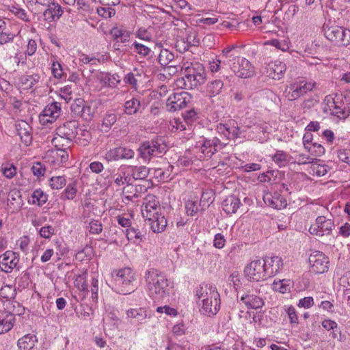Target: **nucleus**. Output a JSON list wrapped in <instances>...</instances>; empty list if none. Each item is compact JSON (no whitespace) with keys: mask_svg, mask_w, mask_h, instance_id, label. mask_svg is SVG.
Masks as SVG:
<instances>
[{"mask_svg":"<svg viewBox=\"0 0 350 350\" xmlns=\"http://www.w3.org/2000/svg\"><path fill=\"white\" fill-rule=\"evenodd\" d=\"M184 77L178 79L177 85L186 90H191L203 84L206 81L204 66L199 63H185L181 67Z\"/></svg>","mask_w":350,"mask_h":350,"instance_id":"nucleus-1","label":"nucleus"},{"mask_svg":"<svg viewBox=\"0 0 350 350\" xmlns=\"http://www.w3.org/2000/svg\"><path fill=\"white\" fill-rule=\"evenodd\" d=\"M145 280L151 296L154 298H163L167 293L168 280L157 269H150L146 271Z\"/></svg>","mask_w":350,"mask_h":350,"instance_id":"nucleus-2","label":"nucleus"},{"mask_svg":"<svg viewBox=\"0 0 350 350\" xmlns=\"http://www.w3.org/2000/svg\"><path fill=\"white\" fill-rule=\"evenodd\" d=\"M114 282L115 291L122 295L130 294L135 291V286L133 284L135 273L129 267L119 270H115L111 273Z\"/></svg>","mask_w":350,"mask_h":350,"instance_id":"nucleus-3","label":"nucleus"},{"mask_svg":"<svg viewBox=\"0 0 350 350\" xmlns=\"http://www.w3.org/2000/svg\"><path fill=\"white\" fill-rule=\"evenodd\" d=\"M167 151V146L162 138L156 137L150 140L141 143L138 152L139 157L145 162H148L155 157H159Z\"/></svg>","mask_w":350,"mask_h":350,"instance_id":"nucleus-4","label":"nucleus"},{"mask_svg":"<svg viewBox=\"0 0 350 350\" xmlns=\"http://www.w3.org/2000/svg\"><path fill=\"white\" fill-rule=\"evenodd\" d=\"M325 36L338 46H346L350 44V30L338 25L324 26Z\"/></svg>","mask_w":350,"mask_h":350,"instance_id":"nucleus-5","label":"nucleus"},{"mask_svg":"<svg viewBox=\"0 0 350 350\" xmlns=\"http://www.w3.org/2000/svg\"><path fill=\"white\" fill-rule=\"evenodd\" d=\"M245 278L250 281H263L269 278L266 269L265 260L252 261L244 269Z\"/></svg>","mask_w":350,"mask_h":350,"instance_id":"nucleus-6","label":"nucleus"},{"mask_svg":"<svg viewBox=\"0 0 350 350\" xmlns=\"http://www.w3.org/2000/svg\"><path fill=\"white\" fill-rule=\"evenodd\" d=\"M228 66L232 72L240 78H249L254 74V67L246 58L237 57L228 60Z\"/></svg>","mask_w":350,"mask_h":350,"instance_id":"nucleus-7","label":"nucleus"},{"mask_svg":"<svg viewBox=\"0 0 350 350\" xmlns=\"http://www.w3.org/2000/svg\"><path fill=\"white\" fill-rule=\"evenodd\" d=\"M316 83L314 82L301 81L288 85L285 92V97L291 101L295 100L304 96L308 92L312 91Z\"/></svg>","mask_w":350,"mask_h":350,"instance_id":"nucleus-8","label":"nucleus"},{"mask_svg":"<svg viewBox=\"0 0 350 350\" xmlns=\"http://www.w3.org/2000/svg\"><path fill=\"white\" fill-rule=\"evenodd\" d=\"M79 131H80V128H79V123L77 121H67L56 129V135L63 137L65 142L69 144L76 138L81 139L79 136Z\"/></svg>","mask_w":350,"mask_h":350,"instance_id":"nucleus-9","label":"nucleus"},{"mask_svg":"<svg viewBox=\"0 0 350 350\" xmlns=\"http://www.w3.org/2000/svg\"><path fill=\"white\" fill-rule=\"evenodd\" d=\"M334 227V221L332 219L326 218L325 216H319L315 221V224L311 225L309 232L312 234L322 237L325 234H329Z\"/></svg>","mask_w":350,"mask_h":350,"instance_id":"nucleus-10","label":"nucleus"},{"mask_svg":"<svg viewBox=\"0 0 350 350\" xmlns=\"http://www.w3.org/2000/svg\"><path fill=\"white\" fill-rule=\"evenodd\" d=\"M310 271L317 273H323L328 270V259L321 252L315 251L309 256Z\"/></svg>","mask_w":350,"mask_h":350,"instance_id":"nucleus-11","label":"nucleus"},{"mask_svg":"<svg viewBox=\"0 0 350 350\" xmlns=\"http://www.w3.org/2000/svg\"><path fill=\"white\" fill-rule=\"evenodd\" d=\"M191 95L186 92L174 93L167 100V107L170 112H174L185 107L191 100Z\"/></svg>","mask_w":350,"mask_h":350,"instance_id":"nucleus-12","label":"nucleus"},{"mask_svg":"<svg viewBox=\"0 0 350 350\" xmlns=\"http://www.w3.org/2000/svg\"><path fill=\"white\" fill-rule=\"evenodd\" d=\"M160 210L159 202L157 200L154 195L148 194L144 198L142 206V214L146 219H151V217L152 219Z\"/></svg>","mask_w":350,"mask_h":350,"instance_id":"nucleus-13","label":"nucleus"},{"mask_svg":"<svg viewBox=\"0 0 350 350\" xmlns=\"http://www.w3.org/2000/svg\"><path fill=\"white\" fill-rule=\"evenodd\" d=\"M135 152L131 149L123 146L111 148L106 152L105 159L108 161L118 160H128L134 158Z\"/></svg>","mask_w":350,"mask_h":350,"instance_id":"nucleus-14","label":"nucleus"},{"mask_svg":"<svg viewBox=\"0 0 350 350\" xmlns=\"http://www.w3.org/2000/svg\"><path fill=\"white\" fill-rule=\"evenodd\" d=\"M61 114V103L53 102L48 105L39 116L42 124L53 122Z\"/></svg>","mask_w":350,"mask_h":350,"instance_id":"nucleus-15","label":"nucleus"},{"mask_svg":"<svg viewBox=\"0 0 350 350\" xmlns=\"http://www.w3.org/2000/svg\"><path fill=\"white\" fill-rule=\"evenodd\" d=\"M19 262L18 258L12 251H6L0 256V269L5 273H11Z\"/></svg>","mask_w":350,"mask_h":350,"instance_id":"nucleus-16","label":"nucleus"},{"mask_svg":"<svg viewBox=\"0 0 350 350\" xmlns=\"http://www.w3.org/2000/svg\"><path fill=\"white\" fill-rule=\"evenodd\" d=\"M46 7L47 8L43 12V16L46 21H57L64 12L61 5L54 1H51L50 3L47 4Z\"/></svg>","mask_w":350,"mask_h":350,"instance_id":"nucleus-17","label":"nucleus"},{"mask_svg":"<svg viewBox=\"0 0 350 350\" xmlns=\"http://www.w3.org/2000/svg\"><path fill=\"white\" fill-rule=\"evenodd\" d=\"M265 203L274 209H282L286 207L287 201L278 193H267L263 197Z\"/></svg>","mask_w":350,"mask_h":350,"instance_id":"nucleus-18","label":"nucleus"},{"mask_svg":"<svg viewBox=\"0 0 350 350\" xmlns=\"http://www.w3.org/2000/svg\"><path fill=\"white\" fill-rule=\"evenodd\" d=\"M196 296L202 303L211 298L219 297V294L212 285L203 284L196 290Z\"/></svg>","mask_w":350,"mask_h":350,"instance_id":"nucleus-19","label":"nucleus"},{"mask_svg":"<svg viewBox=\"0 0 350 350\" xmlns=\"http://www.w3.org/2000/svg\"><path fill=\"white\" fill-rule=\"evenodd\" d=\"M17 134L20 136L21 141L26 145L29 146L31 142V127L24 120H20L16 124Z\"/></svg>","mask_w":350,"mask_h":350,"instance_id":"nucleus-20","label":"nucleus"},{"mask_svg":"<svg viewBox=\"0 0 350 350\" xmlns=\"http://www.w3.org/2000/svg\"><path fill=\"white\" fill-rule=\"evenodd\" d=\"M286 66L284 62L275 60L268 64L267 74L272 79H280V76L286 71Z\"/></svg>","mask_w":350,"mask_h":350,"instance_id":"nucleus-21","label":"nucleus"},{"mask_svg":"<svg viewBox=\"0 0 350 350\" xmlns=\"http://www.w3.org/2000/svg\"><path fill=\"white\" fill-rule=\"evenodd\" d=\"M240 300L247 308L258 309L264 305V301L260 297L247 292L241 295Z\"/></svg>","mask_w":350,"mask_h":350,"instance_id":"nucleus-22","label":"nucleus"},{"mask_svg":"<svg viewBox=\"0 0 350 350\" xmlns=\"http://www.w3.org/2000/svg\"><path fill=\"white\" fill-rule=\"evenodd\" d=\"M265 262L269 278L275 275L283 267L282 258L277 256L268 258Z\"/></svg>","mask_w":350,"mask_h":350,"instance_id":"nucleus-23","label":"nucleus"},{"mask_svg":"<svg viewBox=\"0 0 350 350\" xmlns=\"http://www.w3.org/2000/svg\"><path fill=\"white\" fill-rule=\"evenodd\" d=\"M219 301V297L211 298L205 301L202 303L200 308L201 312L207 316L216 314L220 307Z\"/></svg>","mask_w":350,"mask_h":350,"instance_id":"nucleus-24","label":"nucleus"},{"mask_svg":"<svg viewBox=\"0 0 350 350\" xmlns=\"http://www.w3.org/2000/svg\"><path fill=\"white\" fill-rule=\"evenodd\" d=\"M241 204L240 199L235 196L227 197L222 202V208L227 214L235 213Z\"/></svg>","mask_w":350,"mask_h":350,"instance_id":"nucleus-25","label":"nucleus"},{"mask_svg":"<svg viewBox=\"0 0 350 350\" xmlns=\"http://www.w3.org/2000/svg\"><path fill=\"white\" fill-rule=\"evenodd\" d=\"M219 139L217 138H213L211 139H204L202 146L200 147V152L207 157H211L216 151Z\"/></svg>","mask_w":350,"mask_h":350,"instance_id":"nucleus-26","label":"nucleus"},{"mask_svg":"<svg viewBox=\"0 0 350 350\" xmlns=\"http://www.w3.org/2000/svg\"><path fill=\"white\" fill-rule=\"evenodd\" d=\"M147 220L151 221L150 226L154 232L159 233L163 232L167 226V219L159 213L154 215L152 219H148Z\"/></svg>","mask_w":350,"mask_h":350,"instance_id":"nucleus-27","label":"nucleus"},{"mask_svg":"<svg viewBox=\"0 0 350 350\" xmlns=\"http://www.w3.org/2000/svg\"><path fill=\"white\" fill-rule=\"evenodd\" d=\"M15 37L7 25L5 21L0 18V44H5L12 42Z\"/></svg>","mask_w":350,"mask_h":350,"instance_id":"nucleus-28","label":"nucleus"},{"mask_svg":"<svg viewBox=\"0 0 350 350\" xmlns=\"http://www.w3.org/2000/svg\"><path fill=\"white\" fill-rule=\"evenodd\" d=\"M36 342V336L29 334L18 339L17 346L20 350H32Z\"/></svg>","mask_w":350,"mask_h":350,"instance_id":"nucleus-29","label":"nucleus"},{"mask_svg":"<svg viewBox=\"0 0 350 350\" xmlns=\"http://www.w3.org/2000/svg\"><path fill=\"white\" fill-rule=\"evenodd\" d=\"M209 68L212 72H217L219 71H224L228 66V60L221 56L216 57L212 61L209 62Z\"/></svg>","mask_w":350,"mask_h":350,"instance_id":"nucleus-30","label":"nucleus"},{"mask_svg":"<svg viewBox=\"0 0 350 350\" xmlns=\"http://www.w3.org/2000/svg\"><path fill=\"white\" fill-rule=\"evenodd\" d=\"M126 314L128 318L135 319L137 321L146 319L148 314L146 308H135L126 310Z\"/></svg>","mask_w":350,"mask_h":350,"instance_id":"nucleus-31","label":"nucleus"},{"mask_svg":"<svg viewBox=\"0 0 350 350\" xmlns=\"http://www.w3.org/2000/svg\"><path fill=\"white\" fill-rule=\"evenodd\" d=\"M8 201L14 208H20L23 204L21 192L16 189L12 190L8 194Z\"/></svg>","mask_w":350,"mask_h":350,"instance_id":"nucleus-32","label":"nucleus"},{"mask_svg":"<svg viewBox=\"0 0 350 350\" xmlns=\"http://www.w3.org/2000/svg\"><path fill=\"white\" fill-rule=\"evenodd\" d=\"M224 87L222 81L217 79L211 81L207 86V92L210 97H215L219 95Z\"/></svg>","mask_w":350,"mask_h":350,"instance_id":"nucleus-33","label":"nucleus"},{"mask_svg":"<svg viewBox=\"0 0 350 350\" xmlns=\"http://www.w3.org/2000/svg\"><path fill=\"white\" fill-rule=\"evenodd\" d=\"M149 168L146 166H133L132 176L135 180H146V178L148 176Z\"/></svg>","mask_w":350,"mask_h":350,"instance_id":"nucleus-34","label":"nucleus"},{"mask_svg":"<svg viewBox=\"0 0 350 350\" xmlns=\"http://www.w3.org/2000/svg\"><path fill=\"white\" fill-rule=\"evenodd\" d=\"M40 78L38 74L24 75L21 77L20 81L26 89H31L35 84L39 82Z\"/></svg>","mask_w":350,"mask_h":350,"instance_id":"nucleus-35","label":"nucleus"},{"mask_svg":"<svg viewBox=\"0 0 350 350\" xmlns=\"http://www.w3.org/2000/svg\"><path fill=\"white\" fill-rule=\"evenodd\" d=\"M152 183L150 180H144V184L136 185L134 187L135 193L133 195L126 196V198L129 200H132L133 198H137L139 193H144L151 186Z\"/></svg>","mask_w":350,"mask_h":350,"instance_id":"nucleus-36","label":"nucleus"},{"mask_svg":"<svg viewBox=\"0 0 350 350\" xmlns=\"http://www.w3.org/2000/svg\"><path fill=\"white\" fill-rule=\"evenodd\" d=\"M174 58V55L167 49H162L158 57V62L161 66H167Z\"/></svg>","mask_w":350,"mask_h":350,"instance_id":"nucleus-37","label":"nucleus"},{"mask_svg":"<svg viewBox=\"0 0 350 350\" xmlns=\"http://www.w3.org/2000/svg\"><path fill=\"white\" fill-rule=\"evenodd\" d=\"M140 107V102L137 98H132L124 103L126 113L133 115L137 112Z\"/></svg>","mask_w":350,"mask_h":350,"instance_id":"nucleus-38","label":"nucleus"},{"mask_svg":"<svg viewBox=\"0 0 350 350\" xmlns=\"http://www.w3.org/2000/svg\"><path fill=\"white\" fill-rule=\"evenodd\" d=\"M115 75H111L109 73L102 74L100 80L104 84L105 86L107 87H115L118 83H119L120 80L118 79Z\"/></svg>","mask_w":350,"mask_h":350,"instance_id":"nucleus-39","label":"nucleus"},{"mask_svg":"<svg viewBox=\"0 0 350 350\" xmlns=\"http://www.w3.org/2000/svg\"><path fill=\"white\" fill-rule=\"evenodd\" d=\"M213 193L211 190L206 191L202 193L200 201V206H201L202 211L205 210L213 202Z\"/></svg>","mask_w":350,"mask_h":350,"instance_id":"nucleus-40","label":"nucleus"},{"mask_svg":"<svg viewBox=\"0 0 350 350\" xmlns=\"http://www.w3.org/2000/svg\"><path fill=\"white\" fill-rule=\"evenodd\" d=\"M186 212L188 215L194 216L198 211L201 210V206L200 203H198V200H188L185 203Z\"/></svg>","mask_w":350,"mask_h":350,"instance_id":"nucleus-41","label":"nucleus"},{"mask_svg":"<svg viewBox=\"0 0 350 350\" xmlns=\"http://www.w3.org/2000/svg\"><path fill=\"white\" fill-rule=\"evenodd\" d=\"M306 149L312 155L321 157L325 152V148L320 144L314 142L312 144L307 145Z\"/></svg>","mask_w":350,"mask_h":350,"instance_id":"nucleus-42","label":"nucleus"},{"mask_svg":"<svg viewBox=\"0 0 350 350\" xmlns=\"http://www.w3.org/2000/svg\"><path fill=\"white\" fill-rule=\"evenodd\" d=\"M33 204H37L39 206H42L47 201V196L41 190H35L32 195Z\"/></svg>","mask_w":350,"mask_h":350,"instance_id":"nucleus-43","label":"nucleus"},{"mask_svg":"<svg viewBox=\"0 0 350 350\" xmlns=\"http://www.w3.org/2000/svg\"><path fill=\"white\" fill-rule=\"evenodd\" d=\"M329 167L328 165L323 164H318V163H312L311 166V171L312 172L313 175H316L317 176H325Z\"/></svg>","mask_w":350,"mask_h":350,"instance_id":"nucleus-44","label":"nucleus"},{"mask_svg":"<svg viewBox=\"0 0 350 350\" xmlns=\"http://www.w3.org/2000/svg\"><path fill=\"white\" fill-rule=\"evenodd\" d=\"M15 295V289L11 286L7 285L0 289V297L5 299L7 301L14 299Z\"/></svg>","mask_w":350,"mask_h":350,"instance_id":"nucleus-45","label":"nucleus"},{"mask_svg":"<svg viewBox=\"0 0 350 350\" xmlns=\"http://www.w3.org/2000/svg\"><path fill=\"white\" fill-rule=\"evenodd\" d=\"M85 103V102L83 99L78 98L75 100L70 106L72 113L75 116H80L83 111Z\"/></svg>","mask_w":350,"mask_h":350,"instance_id":"nucleus-46","label":"nucleus"},{"mask_svg":"<svg viewBox=\"0 0 350 350\" xmlns=\"http://www.w3.org/2000/svg\"><path fill=\"white\" fill-rule=\"evenodd\" d=\"M66 185V179L64 176H53L50 179V186L53 189H59Z\"/></svg>","mask_w":350,"mask_h":350,"instance_id":"nucleus-47","label":"nucleus"},{"mask_svg":"<svg viewBox=\"0 0 350 350\" xmlns=\"http://www.w3.org/2000/svg\"><path fill=\"white\" fill-rule=\"evenodd\" d=\"M97 13L103 18H109L115 15L116 10L112 7L103 6L97 8Z\"/></svg>","mask_w":350,"mask_h":350,"instance_id":"nucleus-48","label":"nucleus"},{"mask_svg":"<svg viewBox=\"0 0 350 350\" xmlns=\"http://www.w3.org/2000/svg\"><path fill=\"white\" fill-rule=\"evenodd\" d=\"M133 46L135 49V52L139 54L141 57H146L151 52L150 48L137 42H135L133 44Z\"/></svg>","mask_w":350,"mask_h":350,"instance_id":"nucleus-49","label":"nucleus"},{"mask_svg":"<svg viewBox=\"0 0 350 350\" xmlns=\"http://www.w3.org/2000/svg\"><path fill=\"white\" fill-rule=\"evenodd\" d=\"M332 115L336 116L340 119H345L350 115L349 109H342L340 106H336L331 112Z\"/></svg>","mask_w":350,"mask_h":350,"instance_id":"nucleus-50","label":"nucleus"},{"mask_svg":"<svg viewBox=\"0 0 350 350\" xmlns=\"http://www.w3.org/2000/svg\"><path fill=\"white\" fill-rule=\"evenodd\" d=\"M197 113L195 110L191 109L183 113V121L187 126H191V124L196 120Z\"/></svg>","mask_w":350,"mask_h":350,"instance_id":"nucleus-51","label":"nucleus"},{"mask_svg":"<svg viewBox=\"0 0 350 350\" xmlns=\"http://www.w3.org/2000/svg\"><path fill=\"white\" fill-rule=\"evenodd\" d=\"M126 237L129 240H142L143 235L139 229L134 227H131L126 230Z\"/></svg>","mask_w":350,"mask_h":350,"instance_id":"nucleus-52","label":"nucleus"},{"mask_svg":"<svg viewBox=\"0 0 350 350\" xmlns=\"http://www.w3.org/2000/svg\"><path fill=\"white\" fill-rule=\"evenodd\" d=\"M229 282L230 284H232L236 291L241 288V282L239 273L238 271H234L229 276Z\"/></svg>","mask_w":350,"mask_h":350,"instance_id":"nucleus-53","label":"nucleus"},{"mask_svg":"<svg viewBox=\"0 0 350 350\" xmlns=\"http://www.w3.org/2000/svg\"><path fill=\"white\" fill-rule=\"evenodd\" d=\"M237 48L238 46L236 44H232L225 47L221 51L222 57L227 59L228 60L233 59L234 57H237V56L234 55L233 53H232V52Z\"/></svg>","mask_w":350,"mask_h":350,"instance_id":"nucleus-54","label":"nucleus"},{"mask_svg":"<svg viewBox=\"0 0 350 350\" xmlns=\"http://www.w3.org/2000/svg\"><path fill=\"white\" fill-rule=\"evenodd\" d=\"M240 136V128L234 121H230L229 139L238 138Z\"/></svg>","mask_w":350,"mask_h":350,"instance_id":"nucleus-55","label":"nucleus"},{"mask_svg":"<svg viewBox=\"0 0 350 350\" xmlns=\"http://www.w3.org/2000/svg\"><path fill=\"white\" fill-rule=\"evenodd\" d=\"M72 85H67L60 89L61 96L63 98L66 102H68L72 99Z\"/></svg>","mask_w":350,"mask_h":350,"instance_id":"nucleus-56","label":"nucleus"},{"mask_svg":"<svg viewBox=\"0 0 350 350\" xmlns=\"http://www.w3.org/2000/svg\"><path fill=\"white\" fill-rule=\"evenodd\" d=\"M55 229L51 226H46L39 230L40 237L44 239H50L54 234Z\"/></svg>","mask_w":350,"mask_h":350,"instance_id":"nucleus-57","label":"nucleus"},{"mask_svg":"<svg viewBox=\"0 0 350 350\" xmlns=\"http://www.w3.org/2000/svg\"><path fill=\"white\" fill-rule=\"evenodd\" d=\"M63 141L65 142L63 137H60L59 136L57 135L53 137L52 139V143L54 144L55 147L57 149V150L60 151L61 152H65V148L64 146H68V144H64Z\"/></svg>","mask_w":350,"mask_h":350,"instance_id":"nucleus-58","label":"nucleus"},{"mask_svg":"<svg viewBox=\"0 0 350 350\" xmlns=\"http://www.w3.org/2000/svg\"><path fill=\"white\" fill-rule=\"evenodd\" d=\"M13 327V323L11 319H0V334L10 331Z\"/></svg>","mask_w":350,"mask_h":350,"instance_id":"nucleus-59","label":"nucleus"},{"mask_svg":"<svg viewBox=\"0 0 350 350\" xmlns=\"http://www.w3.org/2000/svg\"><path fill=\"white\" fill-rule=\"evenodd\" d=\"M286 313L288 316L290 323L291 325L296 324L297 325L298 321V317L297 315L296 310L293 306H290L286 309Z\"/></svg>","mask_w":350,"mask_h":350,"instance_id":"nucleus-60","label":"nucleus"},{"mask_svg":"<svg viewBox=\"0 0 350 350\" xmlns=\"http://www.w3.org/2000/svg\"><path fill=\"white\" fill-rule=\"evenodd\" d=\"M126 30L123 29H120L117 27H113L110 31V33L114 40H116V43L114 44V46L119 42V38L124 36V34L126 32Z\"/></svg>","mask_w":350,"mask_h":350,"instance_id":"nucleus-61","label":"nucleus"},{"mask_svg":"<svg viewBox=\"0 0 350 350\" xmlns=\"http://www.w3.org/2000/svg\"><path fill=\"white\" fill-rule=\"evenodd\" d=\"M157 312L159 313H165L166 314L172 317L177 315V311L175 308H171L168 306H159L157 308Z\"/></svg>","mask_w":350,"mask_h":350,"instance_id":"nucleus-62","label":"nucleus"},{"mask_svg":"<svg viewBox=\"0 0 350 350\" xmlns=\"http://www.w3.org/2000/svg\"><path fill=\"white\" fill-rule=\"evenodd\" d=\"M45 170V167L43 166L42 164L39 162L34 164L31 167L32 173L37 177L44 176Z\"/></svg>","mask_w":350,"mask_h":350,"instance_id":"nucleus-63","label":"nucleus"},{"mask_svg":"<svg viewBox=\"0 0 350 350\" xmlns=\"http://www.w3.org/2000/svg\"><path fill=\"white\" fill-rule=\"evenodd\" d=\"M77 189L75 183L68 184L65 189L66 198L68 200H72L76 195Z\"/></svg>","mask_w":350,"mask_h":350,"instance_id":"nucleus-64","label":"nucleus"}]
</instances>
